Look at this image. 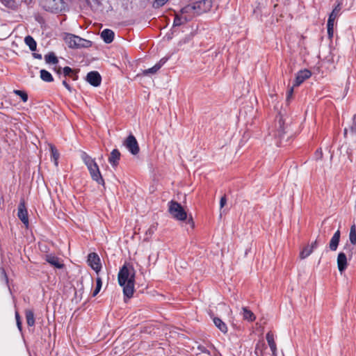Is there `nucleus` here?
Listing matches in <instances>:
<instances>
[{
  "instance_id": "obj_1",
  "label": "nucleus",
  "mask_w": 356,
  "mask_h": 356,
  "mask_svg": "<svg viewBox=\"0 0 356 356\" xmlns=\"http://www.w3.org/2000/svg\"><path fill=\"white\" fill-rule=\"evenodd\" d=\"M291 118L286 111H281L276 117L274 124L269 129L268 136L266 138L267 142L275 140V145L280 146L289 133Z\"/></svg>"
},
{
  "instance_id": "obj_2",
  "label": "nucleus",
  "mask_w": 356,
  "mask_h": 356,
  "mask_svg": "<svg viewBox=\"0 0 356 356\" xmlns=\"http://www.w3.org/2000/svg\"><path fill=\"white\" fill-rule=\"evenodd\" d=\"M135 273L133 266L129 263H125L118 273V283L122 286L124 296L127 299L134 295Z\"/></svg>"
},
{
  "instance_id": "obj_3",
  "label": "nucleus",
  "mask_w": 356,
  "mask_h": 356,
  "mask_svg": "<svg viewBox=\"0 0 356 356\" xmlns=\"http://www.w3.org/2000/svg\"><path fill=\"white\" fill-rule=\"evenodd\" d=\"M168 211L176 220L180 221L187 220V223L190 225L191 228L193 229L194 227L195 224L192 217L187 219V213L179 203L173 200L169 202Z\"/></svg>"
},
{
  "instance_id": "obj_4",
  "label": "nucleus",
  "mask_w": 356,
  "mask_h": 356,
  "mask_svg": "<svg viewBox=\"0 0 356 356\" xmlns=\"http://www.w3.org/2000/svg\"><path fill=\"white\" fill-rule=\"evenodd\" d=\"M82 159L83 160L85 164L87 165L92 179L96 181L99 184L104 185V181L100 173L99 166L95 160L86 153L83 154Z\"/></svg>"
},
{
  "instance_id": "obj_5",
  "label": "nucleus",
  "mask_w": 356,
  "mask_h": 356,
  "mask_svg": "<svg viewBox=\"0 0 356 356\" xmlns=\"http://www.w3.org/2000/svg\"><path fill=\"white\" fill-rule=\"evenodd\" d=\"M63 39L70 48H87L92 45L91 41L71 33H65Z\"/></svg>"
},
{
  "instance_id": "obj_6",
  "label": "nucleus",
  "mask_w": 356,
  "mask_h": 356,
  "mask_svg": "<svg viewBox=\"0 0 356 356\" xmlns=\"http://www.w3.org/2000/svg\"><path fill=\"white\" fill-rule=\"evenodd\" d=\"M63 0H40V6L45 10L57 13L62 9Z\"/></svg>"
},
{
  "instance_id": "obj_7",
  "label": "nucleus",
  "mask_w": 356,
  "mask_h": 356,
  "mask_svg": "<svg viewBox=\"0 0 356 356\" xmlns=\"http://www.w3.org/2000/svg\"><path fill=\"white\" fill-rule=\"evenodd\" d=\"M349 241L350 244L346 243L344 245L343 249L347 251L349 259H350L355 252V245H356V226L353 225L350 229L349 233Z\"/></svg>"
},
{
  "instance_id": "obj_8",
  "label": "nucleus",
  "mask_w": 356,
  "mask_h": 356,
  "mask_svg": "<svg viewBox=\"0 0 356 356\" xmlns=\"http://www.w3.org/2000/svg\"><path fill=\"white\" fill-rule=\"evenodd\" d=\"M123 145L131 154L136 155L139 153L140 147H139L138 143L134 135L130 134L124 140Z\"/></svg>"
},
{
  "instance_id": "obj_9",
  "label": "nucleus",
  "mask_w": 356,
  "mask_h": 356,
  "mask_svg": "<svg viewBox=\"0 0 356 356\" xmlns=\"http://www.w3.org/2000/svg\"><path fill=\"white\" fill-rule=\"evenodd\" d=\"M212 0H202L194 3L195 14L200 15L209 11L212 7Z\"/></svg>"
},
{
  "instance_id": "obj_10",
  "label": "nucleus",
  "mask_w": 356,
  "mask_h": 356,
  "mask_svg": "<svg viewBox=\"0 0 356 356\" xmlns=\"http://www.w3.org/2000/svg\"><path fill=\"white\" fill-rule=\"evenodd\" d=\"M88 265L97 273H98L102 268L100 259L98 254L95 252L90 253L88 256Z\"/></svg>"
},
{
  "instance_id": "obj_11",
  "label": "nucleus",
  "mask_w": 356,
  "mask_h": 356,
  "mask_svg": "<svg viewBox=\"0 0 356 356\" xmlns=\"http://www.w3.org/2000/svg\"><path fill=\"white\" fill-rule=\"evenodd\" d=\"M17 216L26 226L29 225L28 211L24 200H21L18 206Z\"/></svg>"
},
{
  "instance_id": "obj_12",
  "label": "nucleus",
  "mask_w": 356,
  "mask_h": 356,
  "mask_svg": "<svg viewBox=\"0 0 356 356\" xmlns=\"http://www.w3.org/2000/svg\"><path fill=\"white\" fill-rule=\"evenodd\" d=\"M348 258L349 259L347 252H340L337 256V267L340 273H343L348 266Z\"/></svg>"
},
{
  "instance_id": "obj_13",
  "label": "nucleus",
  "mask_w": 356,
  "mask_h": 356,
  "mask_svg": "<svg viewBox=\"0 0 356 356\" xmlns=\"http://www.w3.org/2000/svg\"><path fill=\"white\" fill-rule=\"evenodd\" d=\"M167 58H161L157 63H156L152 67L143 70L141 74H138V76H149L151 74H156L161 67L165 63Z\"/></svg>"
},
{
  "instance_id": "obj_14",
  "label": "nucleus",
  "mask_w": 356,
  "mask_h": 356,
  "mask_svg": "<svg viewBox=\"0 0 356 356\" xmlns=\"http://www.w3.org/2000/svg\"><path fill=\"white\" fill-rule=\"evenodd\" d=\"M86 81L92 86L97 87L101 84L102 77L99 72L92 71L88 73Z\"/></svg>"
},
{
  "instance_id": "obj_15",
  "label": "nucleus",
  "mask_w": 356,
  "mask_h": 356,
  "mask_svg": "<svg viewBox=\"0 0 356 356\" xmlns=\"http://www.w3.org/2000/svg\"><path fill=\"white\" fill-rule=\"evenodd\" d=\"M311 75L312 73L308 70H303L299 71L296 75L294 85L296 86L300 85L305 80L309 79L311 76Z\"/></svg>"
},
{
  "instance_id": "obj_16",
  "label": "nucleus",
  "mask_w": 356,
  "mask_h": 356,
  "mask_svg": "<svg viewBox=\"0 0 356 356\" xmlns=\"http://www.w3.org/2000/svg\"><path fill=\"white\" fill-rule=\"evenodd\" d=\"M341 232L339 229L337 230L329 243V248L331 251H336L339 241H340Z\"/></svg>"
},
{
  "instance_id": "obj_17",
  "label": "nucleus",
  "mask_w": 356,
  "mask_h": 356,
  "mask_svg": "<svg viewBox=\"0 0 356 356\" xmlns=\"http://www.w3.org/2000/svg\"><path fill=\"white\" fill-rule=\"evenodd\" d=\"M46 261L51 266L58 269L63 268L64 266L60 259L53 254H47Z\"/></svg>"
},
{
  "instance_id": "obj_18",
  "label": "nucleus",
  "mask_w": 356,
  "mask_h": 356,
  "mask_svg": "<svg viewBox=\"0 0 356 356\" xmlns=\"http://www.w3.org/2000/svg\"><path fill=\"white\" fill-rule=\"evenodd\" d=\"M120 159V152L118 149H114L111 152L108 157V162L113 167H116L118 165Z\"/></svg>"
},
{
  "instance_id": "obj_19",
  "label": "nucleus",
  "mask_w": 356,
  "mask_h": 356,
  "mask_svg": "<svg viewBox=\"0 0 356 356\" xmlns=\"http://www.w3.org/2000/svg\"><path fill=\"white\" fill-rule=\"evenodd\" d=\"M0 2L6 8L16 10L20 6V0H0Z\"/></svg>"
},
{
  "instance_id": "obj_20",
  "label": "nucleus",
  "mask_w": 356,
  "mask_h": 356,
  "mask_svg": "<svg viewBox=\"0 0 356 356\" xmlns=\"http://www.w3.org/2000/svg\"><path fill=\"white\" fill-rule=\"evenodd\" d=\"M115 33L114 32L108 29H106L103 30L101 33V37L103 39V40L107 43L109 44L113 42L114 39Z\"/></svg>"
},
{
  "instance_id": "obj_21",
  "label": "nucleus",
  "mask_w": 356,
  "mask_h": 356,
  "mask_svg": "<svg viewBox=\"0 0 356 356\" xmlns=\"http://www.w3.org/2000/svg\"><path fill=\"white\" fill-rule=\"evenodd\" d=\"M63 73L65 76H69L71 79H72V80H74V81H76L78 79V77H79L78 76V71L75 70H72L70 67H67V66L65 67L63 69Z\"/></svg>"
},
{
  "instance_id": "obj_22",
  "label": "nucleus",
  "mask_w": 356,
  "mask_h": 356,
  "mask_svg": "<svg viewBox=\"0 0 356 356\" xmlns=\"http://www.w3.org/2000/svg\"><path fill=\"white\" fill-rule=\"evenodd\" d=\"M181 13L184 16L191 17V19L196 16L193 4L187 5L181 10Z\"/></svg>"
},
{
  "instance_id": "obj_23",
  "label": "nucleus",
  "mask_w": 356,
  "mask_h": 356,
  "mask_svg": "<svg viewBox=\"0 0 356 356\" xmlns=\"http://www.w3.org/2000/svg\"><path fill=\"white\" fill-rule=\"evenodd\" d=\"M341 9V3H339L330 14L327 21H330V23L334 24L335 19L340 15Z\"/></svg>"
},
{
  "instance_id": "obj_24",
  "label": "nucleus",
  "mask_w": 356,
  "mask_h": 356,
  "mask_svg": "<svg viewBox=\"0 0 356 356\" xmlns=\"http://www.w3.org/2000/svg\"><path fill=\"white\" fill-rule=\"evenodd\" d=\"M266 340L268 341V343L270 346V348L273 353V355L275 354V352H276V344H275V342L274 341V337H273V334L270 332H268L266 334Z\"/></svg>"
},
{
  "instance_id": "obj_25",
  "label": "nucleus",
  "mask_w": 356,
  "mask_h": 356,
  "mask_svg": "<svg viewBox=\"0 0 356 356\" xmlns=\"http://www.w3.org/2000/svg\"><path fill=\"white\" fill-rule=\"evenodd\" d=\"M190 20H191V17H187V16L180 17L177 15L174 19L173 25L175 26H180Z\"/></svg>"
},
{
  "instance_id": "obj_26",
  "label": "nucleus",
  "mask_w": 356,
  "mask_h": 356,
  "mask_svg": "<svg viewBox=\"0 0 356 356\" xmlns=\"http://www.w3.org/2000/svg\"><path fill=\"white\" fill-rule=\"evenodd\" d=\"M213 323L223 333H226L227 332V327L226 324L219 318H214Z\"/></svg>"
},
{
  "instance_id": "obj_27",
  "label": "nucleus",
  "mask_w": 356,
  "mask_h": 356,
  "mask_svg": "<svg viewBox=\"0 0 356 356\" xmlns=\"http://www.w3.org/2000/svg\"><path fill=\"white\" fill-rule=\"evenodd\" d=\"M40 79L45 82H52L54 81V78L50 72H49L46 70H41L40 71Z\"/></svg>"
},
{
  "instance_id": "obj_28",
  "label": "nucleus",
  "mask_w": 356,
  "mask_h": 356,
  "mask_svg": "<svg viewBox=\"0 0 356 356\" xmlns=\"http://www.w3.org/2000/svg\"><path fill=\"white\" fill-rule=\"evenodd\" d=\"M26 323L29 326H33L35 325L34 313L31 310H26L25 312Z\"/></svg>"
},
{
  "instance_id": "obj_29",
  "label": "nucleus",
  "mask_w": 356,
  "mask_h": 356,
  "mask_svg": "<svg viewBox=\"0 0 356 356\" xmlns=\"http://www.w3.org/2000/svg\"><path fill=\"white\" fill-rule=\"evenodd\" d=\"M25 43L29 46L31 51H35L37 47V44L33 37L28 35L24 39Z\"/></svg>"
},
{
  "instance_id": "obj_30",
  "label": "nucleus",
  "mask_w": 356,
  "mask_h": 356,
  "mask_svg": "<svg viewBox=\"0 0 356 356\" xmlns=\"http://www.w3.org/2000/svg\"><path fill=\"white\" fill-rule=\"evenodd\" d=\"M44 60L47 63L49 64H57L58 63V60L55 54L53 52H50L44 56Z\"/></svg>"
},
{
  "instance_id": "obj_31",
  "label": "nucleus",
  "mask_w": 356,
  "mask_h": 356,
  "mask_svg": "<svg viewBox=\"0 0 356 356\" xmlns=\"http://www.w3.org/2000/svg\"><path fill=\"white\" fill-rule=\"evenodd\" d=\"M243 317L248 321H253L255 320L254 314L246 307H243Z\"/></svg>"
},
{
  "instance_id": "obj_32",
  "label": "nucleus",
  "mask_w": 356,
  "mask_h": 356,
  "mask_svg": "<svg viewBox=\"0 0 356 356\" xmlns=\"http://www.w3.org/2000/svg\"><path fill=\"white\" fill-rule=\"evenodd\" d=\"M50 149L51 153V156L54 159V163L56 165H58V159L59 158V153L56 148L54 145H50Z\"/></svg>"
},
{
  "instance_id": "obj_33",
  "label": "nucleus",
  "mask_w": 356,
  "mask_h": 356,
  "mask_svg": "<svg viewBox=\"0 0 356 356\" xmlns=\"http://www.w3.org/2000/svg\"><path fill=\"white\" fill-rule=\"evenodd\" d=\"M312 252V248H310L309 246H307L301 251L300 257L301 259H305L309 257Z\"/></svg>"
},
{
  "instance_id": "obj_34",
  "label": "nucleus",
  "mask_w": 356,
  "mask_h": 356,
  "mask_svg": "<svg viewBox=\"0 0 356 356\" xmlns=\"http://www.w3.org/2000/svg\"><path fill=\"white\" fill-rule=\"evenodd\" d=\"M102 286V279L100 277H97V280H96V288L94 290V291L92 292L93 297L96 296L98 294V293L101 290Z\"/></svg>"
},
{
  "instance_id": "obj_35",
  "label": "nucleus",
  "mask_w": 356,
  "mask_h": 356,
  "mask_svg": "<svg viewBox=\"0 0 356 356\" xmlns=\"http://www.w3.org/2000/svg\"><path fill=\"white\" fill-rule=\"evenodd\" d=\"M334 24L330 23V21H327V35L330 39L333 37L334 34Z\"/></svg>"
},
{
  "instance_id": "obj_36",
  "label": "nucleus",
  "mask_w": 356,
  "mask_h": 356,
  "mask_svg": "<svg viewBox=\"0 0 356 356\" xmlns=\"http://www.w3.org/2000/svg\"><path fill=\"white\" fill-rule=\"evenodd\" d=\"M14 92L16 95H17L18 96H19L24 102H27L28 95L24 91L16 90H14Z\"/></svg>"
},
{
  "instance_id": "obj_37",
  "label": "nucleus",
  "mask_w": 356,
  "mask_h": 356,
  "mask_svg": "<svg viewBox=\"0 0 356 356\" xmlns=\"http://www.w3.org/2000/svg\"><path fill=\"white\" fill-rule=\"evenodd\" d=\"M349 131L353 134H356V114L353 118L352 124L350 126Z\"/></svg>"
},
{
  "instance_id": "obj_38",
  "label": "nucleus",
  "mask_w": 356,
  "mask_h": 356,
  "mask_svg": "<svg viewBox=\"0 0 356 356\" xmlns=\"http://www.w3.org/2000/svg\"><path fill=\"white\" fill-rule=\"evenodd\" d=\"M168 0H155L153 3V7L155 8L163 6Z\"/></svg>"
},
{
  "instance_id": "obj_39",
  "label": "nucleus",
  "mask_w": 356,
  "mask_h": 356,
  "mask_svg": "<svg viewBox=\"0 0 356 356\" xmlns=\"http://www.w3.org/2000/svg\"><path fill=\"white\" fill-rule=\"evenodd\" d=\"M1 279L6 283L8 284V278L6 275V270L3 268H0Z\"/></svg>"
},
{
  "instance_id": "obj_40",
  "label": "nucleus",
  "mask_w": 356,
  "mask_h": 356,
  "mask_svg": "<svg viewBox=\"0 0 356 356\" xmlns=\"http://www.w3.org/2000/svg\"><path fill=\"white\" fill-rule=\"evenodd\" d=\"M15 318H16V323H17V327L19 328V330H22V322H21L19 314L17 312H15Z\"/></svg>"
},
{
  "instance_id": "obj_41",
  "label": "nucleus",
  "mask_w": 356,
  "mask_h": 356,
  "mask_svg": "<svg viewBox=\"0 0 356 356\" xmlns=\"http://www.w3.org/2000/svg\"><path fill=\"white\" fill-rule=\"evenodd\" d=\"M156 227H157V224H153L152 225L149 229H147V231L146 232L147 234H152L155 230L156 229Z\"/></svg>"
},
{
  "instance_id": "obj_42",
  "label": "nucleus",
  "mask_w": 356,
  "mask_h": 356,
  "mask_svg": "<svg viewBox=\"0 0 356 356\" xmlns=\"http://www.w3.org/2000/svg\"><path fill=\"white\" fill-rule=\"evenodd\" d=\"M197 349L203 353H206L207 355H210V352L202 345H199L197 346Z\"/></svg>"
},
{
  "instance_id": "obj_43",
  "label": "nucleus",
  "mask_w": 356,
  "mask_h": 356,
  "mask_svg": "<svg viewBox=\"0 0 356 356\" xmlns=\"http://www.w3.org/2000/svg\"><path fill=\"white\" fill-rule=\"evenodd\" d=\"M226 202H227V199H226L225 195H224L221 197V199L220 200V208H222L226 204Z\"/></svg>"
},
{
  "instance_id": "obj_44",
  "label": "nucleus",
  "mask_w": 356,
  "mask_h": 356,
  "mask_svg": "<svg viewBox=\"0 0 356 356\" xmlns=\"http://www.w3.org/2000/svg\"><path fill=\"white\" fill-rule=\"evenodd\" d=\"M318 238L314 241L312 245L309 246L310 248H312V250L314 251V249H316L318 247Z\"/></svg>"
},
{
  "instance_id": "obj_45",
  "label": "nucleus",
  "mask_w": 356,
  "mask_h": 356,
  "mask_svg": "<svg viewBox=\"0 0 356 356\" xmlns=\"http://www.w3.org/2000/svg\"><path fill=\"white\" fill-rule=\"evenodd\" d=\"M63 85L70 92H72L71 86L67 83L65 80L63 81Z\"/></svg>"
},
{
  "instance_id": "obj_46",
  "label": "nucleus",
  "mask_w": 356,
  "mask_h": 356,
  "mask_svg": "<svg viewBox=\"0 0 356 356\" xmlns=\"http://www.w3.org/2000/svg\"><path fill=\"white\" fill-rule=\"evenodd\" d=\"M293 88H291L290 90H288V93H287V97H286V99L287 101L291 98V97L293 95Z\"/></svg>"
},
{
  "instance_id": "obj_47",
  "label": "nucleus",
  "mask_w": 356,
  "mask_h": 356,
  "mask_svg": "<svg viewBox=\"0 0 356 356\" xmlns=\"http://www.w3.org/2000/svg\"><path fill=\"white\" fill-rule=\"evenodd\" d=\"M33 56H34V57L35 58H38V59H41L42 58V55L41 54H34Z\"/></svg>"
},
{
  "instance_id": "obj_48",
  "label": "nucleus",
  "mask_w": 356,
  "mask_h": 356,
  "mask_svg": "<svg viewBox=\"0 0 356 356\" xmlns=\"http://www.w3.org/2000/svg\"><path fill=\"white\" fill-rule=\"evenodd\" d=\"M23 1H24L26 4L29 5V4H30V3H31L32 0H23Z\"/></svg>"
},
{
  "instance_id": "obj_49",
  "label": "nucleus",
  "mask_w": 356,
  "mask_h": 356,
  "mask_svg": "<svg viewBox=\"0 0 356 356\" xmlns=\"http://www.w3.org/2000/svg\"><path fill=\"white\" fill-rule=\"evenodd\" d=\"M57 74H60L61 73V67H59L57 70H56Z\"/></svg>"
},
{
  "instance_id": "obj_50",
  "label": "nucleus",
  "mask_w": 356,
  "mask_h": 356,
  "mask_svg": "<svg viewBox=\"0 0 356 356\" xmlns=\"http://www.w3.org/2000/svg\"><path fill=\"white\" fill-rule=\"evenodd\" d=\"M348 131V129H344V135H345V136L347 134Z\"/></svg>"
}]
</instances>
